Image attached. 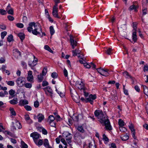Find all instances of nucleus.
<instances>
[{
	"label": "nucleus",
	"instance_id": "nucleus-52",
	"mask_svg": "<svg viewBox=\"0 0 148 148\" xmlns=\"http://www.w3.org/2000/svg\"><path fill=\"white\" fill-rule=\"evenodd\" d=\"M143 16H144L147 14V9L146 8H144L142 9Z\"/></svg>",
	"mask_w": 148,
	"mask_h": 148
},
{
	"label": "nucleus",
	"instance_id": "nucleus-18",
	"mask_svg": "<svg viewBox=\"0 0 148 148\" xmlns=\"http://www.w3.org/2000/svg\"><path fill=\"white\" fill-rule=\"evenodd\" d=\"M132 39L134 42H136L137 40L136 31H132Z\"/></svg>",
	"mask_w": 148,
	"mask_h": 148
},
{
	"label": "nucleus",
	"instance_id": "nucleus-49",
	"mask_svg": "<svg viewBox=\"0 0 148 148\" xmlns=\"http://www.w3.org/2000/svg\"><path fill=\"white\" fill-rule=\"evenodd\" d=\"M16 26L19 28H22L24 27L23 25L21 23H18L16 24Z\"/></svg>",
	"mask_w": 148,
	"mask_h": 148
},
{
	"label": "nucleus",
	"instance_id": "nucleus-24",
	"mask_svg": "<svg viewBox=\"0 0 148 148\" xmlns=\"http://www.w3.org/2000/svg\"><path fill=\"white\" fill-rule=\"evenodd\" d=\"M43 89L45 90H46L48 92L51 94L53 93L52 90L51 88L49 86L46 87V88H43Z\"/></svg>",
	"mask_w": 148,
	"mask_h": 148
},
{
	"label": "nucleus",
	"instance_id": "nucleus-9",
	"mask_svg": "<svg viewBox=\"0 0 148 148\" xmlns=\"http://www.w3.org/2000/svg\"><path fill=\"white\" fill-rule=\"evenodd\" d=\"M28 82H32L34 79V77L32 75V71H29L28 73V76L27 78Z\"/></svg>",
	"mask_w": 148,
	"mask_h": 148
},
{
	"label": "nucleus",
	"instance_id": "nucleus-4",
	"mask_svg": "<svg viewBox=\"0 0 148 148\" xmlns=\"http://www.w3.org/2000/svg\"><path fill=\"white\" fill-rule=\"evenodd\" d=\"M75 84L76 87L79 89L81 90H85L84 84L82 81H77Z\"/></svg>",
	"mask_w": 148,
	"mask_h": 148
},
{
	"label": "nucleus",
	"instance_id": "nucleus-58",
	"mask_svg": "<svg viewBox=\"0 0 148 148\" xmlns=\"http://www.w3.org/2000/svg\"><path fill=\"white\" fill-rule=\"evenodd\" d=\"M120 130L121 131L124 132L126 130V129L125 128L123 127V126L120 127L119 128Z\"/></svg>",
	"mask_w": 148,
	"mask_h": 148
},
{
	"label": "nucleus",
	"instance_id": "nucleus-61",
	"mask_svg": "<svg viewBox=\"0 0 148 148\" xmlns=\"http://www.w3.org/2000/svg\"><path fill=\"white\" fill-rule=\"evenodd\" d=\"M61 142L65 145L66 146L67 144L65 139L64 138H62L61 139Z\"/></svg>",
	"mask_w": 148,
	"mask_h": 148
},
{
	"label": "nucleus",
	"instance_id": "nucleus-7",
	"mask_svg": "<svg viewBox=\"0 0 148 148\" xmlns=\"http://www.w3.org/2000/svg\"><path fill=\"white\" fill-rule=\"evenodd\" d=\"M70 42L72 48L74 49L75 47L77 45V42L73 39V36L72 35L70 36Z\"/></svg>",
	"mask_w": 148,
	"mask_h": 148
},
{
	"label": "nucleus",
	"instance_id": "nucleus-40",
	"mask_svg": "<svg viewBox=\"0 0 148 148\" xmlns=\"http://www.w3.org/2000/svg\"><path fill=\"white\" fill-rule=\"evenodd\" d=\"M50 33L51 35H52L55 33V31L52 26H51L49 28Z\"/></svg>",
	"mask_w": 148,
	"mask_h": 148
},
{
	"label": "nucleus",
	"instance_id": "nucleus-64",
	"mask_svg": "<svg viewBox=\"0 0 148 148\" xmlns=\"http://www.w3.org/2000/svg\"><path fill=\"white\" fill-rule=\"evenodd\" d=\"M88 147L89 148H96V145H94L93 146L91 143H89Z\"/></svg>",
	"mask_w": 148,
	"mask_h": 148
},
{
	"label": "nucleus",
	"instance_id": "nucleus-62",
	"mask_svg": "<svg viewBox=\"0 0 148 148\" xmlns=\"http://www.w3.org/2000/svg\"><path fill=\"white\" fill-rule=\"evenodd\" d=\"M63 73L64 74V75L65 76V77H67L68 76V72L67 71V70L65 69H64V71H63Z\"/></svg>",
	"mask_w": 148,
	"mask_h": 148
},
{
	"label": "nucleus",
	"instance_id": "nucleus-30",
	"mask_svg": "<svg viewBox=\"0 0 148 148\" xmlns=\"http://www.w3.org/2000/svg\"><path fill=\"white\" fill-rule=\"evenodd\" d=\"M123 75L127 78H131V76L129 75L127 71H125L123 73Z\"/></svg>",
	"mask_w": 148,
	"mask_h": 148
},
{
	"label": "nucleus",
	"instance_id": "nucleus-37",
	"mask_svg": "<svg viewBox=\"0 0 148 148\" xmlns=\"http://www.w3.org/2000/svg\"><path fill=\"white\" fill-rule=\"evenodd\" d=\"M7 84L9 86H13L14 85V81H6Z\"/></svg>",
	"mask_w": 148,
	"mask_h": 148
},
{
	"label": "nucleus",
	"instance_id": "nucleus-23",
	"mask_svg": "<svg viewBox=\"0 0 148 148\" xmlns=\"http://www.w3.org/2000/svg\"><path fill=\"white\" fill-rule=\"evenodd\" d=\"M138 5H133L130 6V10H134V11L136 12L137 11V9L138 8Z\"/></svg>",
	"mask_w": 148,
	"mask_h": 148
},
{
	"label": "nucleus",
	"instance_id": "nucleus-60",
	"mask_svg": "<svg viewBox=\"0 0 148 148\" xmlns=\"http://www.w3.org/2000/svg\"><path fill=\"white\" fill-rule=\"evenodd\" d=\"M103 140H104L106 141H108V138L105 134H104L103 135Z\"/></svg>",
	"mask_w": 148,
	"mask_h": 148
},
{
	"label": "nucleus",
	"instance_id": "nucleus-11",
	"mask_svg": "<svg viewBox=\"0 0 148 148\" xmlns=\"http://www.w3.org/2000/svg\"><path fill=\"white\" fill-rule=\"evenodd\" d=\"M129 127L132 131V136L133 137L134 139H136V137L135 136V131L133 125H130L129 126Z\"/></svg>",
	"mask_w": 148,
	"mask_h": 148
},
{
	"label": "nucleus",
	"instance_id": "nucleus-29",
	"mask_svg": "<svg viewBox=\"0 0 148 148\" xmlns=\"http://www.w3.org/2000/svg\"><path fill=\"white\" fill-rule=\"evenodd\" d=\"M38 82H40L42 81L43 79V77L41 74H40V75H38Z\"/></svg>",
	"mask_w": 148,
	"mask_h": 148
},
{
	"label": "nucleus",
	"instance_id": "nucleus-6",
	"mask_svg": "<svg viewBox=\"0 0 148 148\" xmlns=\"http://www.w3.org/2000/svg\"><path fill=\"white\" fill-rule=\"evenodd\" d=\"M27 30L29 32H32V34L34 35H37L38 34H40V32L39 31L36 30L35 29L33 28V27L29 26V27L27 28Z\"/></svg>",
	"mask_w": 148,
	"mask_h": 148
},
{
	"label": "nucleus",
	"instance_id": "nucleus-16",
	"mask_svg": "<svg viewBox=\"0 0 148 148\" xmlns=\"http://www.w3.org/2000/svg\"><path fill=\"white\" fill-rule=\"evenodd\" d=\"M28 103V101L26 99H21L19 102V105L21 106H23L25 105Z\"/></svg>",
	"mask_w": 148,
	"mask_h": 148
},
{
	"label": "nucleus",
	"instance_id": "nucleus-20",
	"mask_svg": "<svg viewBox=\"0 0 148 148\" xmlns=\"http://www.w3.org/2000/svg\"><path fill=\"white\" fill-rule=\"evenodd\" d=\"M10 103L13 105H15L18 103V99L17 98H14L9 101Z\"/></svg>",
	"mask_w": 148,
	"mask_h": 148
},
{
	"label": "nucleus",
	"instance_id": "nucleus-8",
	"mask_svg": "<svg viewBox=\"0 0 148 148\" xmlns=\"http://www.w3.org/2000/svg\"><path fill=\"white\" fill-rule=\"evenodd\" d=\"M58 8L57 7H53L52 11V14L54 17L60 18V17L58 15Z\"/></svg>",
	"mask_w": 148,
	"mask_h": 148
},
{
	"label": "nucleus",
	"instance_id": "nucleus-13",
	"mask_svg": "<svg viewBox=\"0 0 148 148\" xmlns=\"http://www.w3.org/2000/svg\"><path fill=\"white\" fill-rule=\"evenodd\" d=\"M6 11L9 14L13 15L14 14L13 9L10 7V5H9L7 7L6 9Z\"/></svg>",
	"mask_w": 148,
	"mask_h": 148
},
{
	"label": "nucleus",
	"instance_id": "nucleus-63",
	"mask_svg": "<svg viewBox=\"0 0 148 148\" xmlns=\"http://www.w3.org/2000/svg\"><path fill=\"white\" fill-rule=\"evenodd\" d=\"M48 82L46 81H44L42 83V86H45L48 85Z\"/></svg>",
	"mask_w": 148,
	"mask_h": 148
},
{
	"label": "nucleus",
	"instance_id": "nucleus-48",
	"mask_svg": "<svg viewBox=\"0 0 148 148\" xmlns=\"http://www.w3.org/2000/svg\"><path fill=\"white\" fill-rule=\"evenodd\" d=\"M7 32H6L4 31L2 32L1 33V38L2 39H3L4 37L6 35Z\"/></svg>",
	"mask_w": 148,
	"mask_h": 148
},
{
	"label": "nucleus",
	"instance_id": "nucleus-45",
	"mask_svg": "<svg viewBox=\"0 0 148 148\" xmlns=\"http://www.w3.org/2000/svg\"><path fill=\"white\" fill-rule=\"evenodd\" d=\"M56 91L60 95V96L62 97H63L64 96V94L63 93H62V92L59 91L58 89L56 88Z\"/></svg>",
	"mask_w": 148,
	"mask_h": 148
},
{
	"label": "nucleus",
	"instance_id": "nucleus-54",
	"mask_svg": "<svg viewBox=\"0 0 148 148\" xmlns=\"http://www.w3.org/2000/svg\"><path fill=\"white\" fill-rule=\"evenodd\" d=\"M84 65L85 67L88 69H89L91 67L90 63L89 64L87 63H84Z\"/></svg>",
	"mask_w": 148,
	"mask_h": 148
},
{
	"label": "nucleus",
	"instance_id": "nucleus-39",
	"mask_svg": "<svg viewBox=\"0 0 148 148\" xmlns=\"http://www.w3.org/2000/svg\"><path fill=\"white\" fill-rule=\"evenodd\" d=\"M10 113L12 114V115L13 116H16V112L14 111L13 108H10Z\"/></svg>",
	"mask_w": 148,
	"mask_h": 148
},
{
	"label": "nucleus",
	"instance_id": "nucleus-41",
	"mask_svg": "<svg viewBox=\"0 0 148 148\" xmlns=\"http://www.w3.org/2000/svg\"><path fill=\"white\" fill-rule=\"evenodd\" d=\"M42 129V133L44 135H47V131L46 130H45L44 128H42V129L41 127H39L38 128V130H40Z\"/></svg>",
	"mask_w": 148,
	"mask_h": 148
},
{
	"label": "nucleus",
	"instance_id": "nucleus-44",
	"mask_svg": "<svg viewBox=\"0 0 148 148\" xmlns=\"http://www.w3.org/2000/svg\"><path fill=\"white\" fill-rule=\"evenodd\" d=\"M25 86L26 88H30L32 87V84L31 83H27L25 84Z\"/></svg>",
	"mask_w": 148,
	"mask_h": 148
},
{
	"label": "nucleus",
	"instance_id": "nucleus-14",
	"mask_svg": "<svg viewBox=\"0 0 148 148\" xmlns=\"http://www.w3.org/2000/svg\"><path fill=\"white\" fill-rule=\"evenodd\" d=\"M96 98V96L95 95H92L90 94L89 97L86 98L88 102L93 100Z\"/></svg>",
	"mask_w": 148,
	"mask_h": 148
},
{
	"label": "nucleus",
	"instance_id": "nucleus-51",
	"mask_svg": "<svg viewBox=\"0 0 148 148\" xmlns=\"http://www.w3.org/2000/svg\"><path fill=\"white\" fill-rule=\"evenodd\" d=\"M39 104L38 101H36L34 102V106L36 108H38L39 106Z\"/></svg>",
	"mask_w": 148,
	"mask_h": 148
},
{
	"label": "nucleus",
	"instance_id": "nucleus-56",
	"mask_svg": "<svg viewBox=\"0 0 148 148\" xmlns=\"http://www.w3.org/2000/svg\"><path fill=\"white\" fill-rule=\"evenodd\" d=\"M97 70L98 72L101 75L104 69H97Z\"/></svg>",
	"mask_w": 148,
	"mask_h": 148
},
{
	"label": "nucleus",
	"instance_id": "nucleus-1",
	"mask_svg": "<svg viewBox=\"0 0 148 148\" xmlns=\"http://www.w3.org/2000/svg\"><path fill=\"white\" fill-rule=\"evenodd\" d=\"M95 116L97 117L100 122L105 126V128L107 130H110L112 127L108 116L103 113L101 110H96L94 112Z\"/></svg>",
	"mask_w": 148,
	"mask_h": 148
},
{
	"label": "nucleus",
	"instance_id": "nucleus-27",
	"mask_svg": "<svg viewBox=\"0 0 148 148\" xmlns=\"http://www.w3.org/2000/svg\"><path fill=\"white\" fill-rule=\"evenodd\" d=\"M129 138V136L127 135H123L121 136V139L123 141H126Z\"/></svg>",
	"mask_w": 148,
	"mask_h": 148
},
{
	"label": "nucleus",
	"instance_id": "nucleus-38",
	"mask_svg": "<svg viewBox=\"0 0 148 148\" xmlns=\"http://www.w3.org/2000/svg\"><path fill=\"white\" fill-rule=\"evenodd\" d=\"M7 40L9 42H11L13 40V36L11 34L9 35L7 38Z\"/></svg>",
	"mask_w": 148,
	"mask_h": 148
},
{
	"label": "nucleus",
	"instance_id": "nucleus-22",
	"mask_svg": "<svg viewBox=\"0 0 148 148\" xmlns=\"http://www.w3.org/2000/svg\"><path fill=\"white\" fill-rule=\"evenodd\" d=\"M34 142L38 146H40L43 144V141L41 139H40L38 140H35Z\"/></svg>",
	"mask_w": 148,
	"mask_h": 148
},
{
	"label": "nucleus",
	"instance_id": "nucleus-50",
	"mask_svg": "<svg viewBox=\"0 0 148 148\" xmlns=\"http://www.w3.org/2000/svg\"><path fill=\"white\" fill-rule=\"evenodd\" d=\"M25 108L27 111H31L32 110V107L26 105L24 106Z\"/></svg>",
	"mask_w": 148,
	"mask_h": 148
},
{
	"label": "nucleus",
	"instance_id": "nucleus-33",
	"mask_svg": "<svg viewBox=\"0 0 148 148\" xmlns=\"http://www.w3.org/2000/svg\"><path fill=\"white\" fill-rule=\"evenodd\" d=\"M28 65L30 66V67H34L37 64V63H36V62H35L34 61H33L32 63H31V62L30 61H29L28 62Z\"/></svg>",
	"mask_w": 148,
	"mask_h": 148
},
{
	"label": "nucleus",
	"instance_id": "nucleus-31",
	"mask_svg": "<svg viewBox=\"0 0 148 148\" xmlns=\"http://www.w3.org/2000/svg\"><path fill=\"white\" fill-rule=\"evenodd\" d=\"M108 70L107 69H105L104 70L101 74L102 75L105 76H107L109 75V73H108Z\"/></svg>",
	"mask_w": 148,
	"mask_h": 148
},
{
	"label": "nucleus",
	"instance_id": "nucleus-57",
	"mask_svg": "<svg viewBox=\"0 0 148 148\" xmlns=\"http://www.w3.org/2000/svg\"><path fill=\"white\" fill-rule=\"evenodd\" d=\"M8 19L10 21H13L14 19V17L10 15L8 16Z\"/></svg>",
	"mask_w": 148,
	"mask_h": 148
},
{
	"label": "nucleus",
	"instance_id": "nucleus-42",
	"mask_svg": "<svg viewBox=\"0 0 148 148\" xmlns=\"http://www.w3.org/2000/svg\"><path fill=\"white\" fill-rule=\"evenodd\" d=\"M118 123L119 125L121 127L123 126L124 125V121L121 119H119V120Z\"/></svg>",
	"mask_w": 148,
	"mask_h": 148
},
{
	"label": "nucleus",
	"instance_id": "nucleus-55",
	"mask_svg": "<svg viewBox=\"0 0 148 148\" xmlns=\"http://www.w3.org/2000/svg\"><path fill=\"white\" fill-rule=\"evenodd\" d=\"M112 49L111 48H109L106 51V53L108 55H110L111 54Z\"/></svg>",
	"mask_w": 148,
	"mask_h": 148
},
{
	"label": "nucleus",
	"instance_id": "nucleus-43",
	"mask_svg": "<svg viewBox=\"0 0 148 148\" xmlns=\"http://www.w3.org/2000/svg\"><path fill=\"white\" fill-rule=\"evenodd\" d=\"M47 72V68L45 67L42 71V75H45Z\"/></svg>",
	"mask_w": 148,
	"mask_h": 148
},
{
	"label": "nucleus",
	"instance_id": "nucleus-2",
	"mask_svg": "<svg viewBox=\"0 0 148 148\" xmlns=\"http://www.w3.org/2000/svg\"><path fill=\"white\" fill-rule=\"evenodd\" d=\"M29 25V26L33 27V28L35 29L36 30L39 31L40 32H42L41 27L39 23H36L34 22H32L30 23Z\"/></svg>",
	"mask_w": 148,
	"mask_h": 148
},
{
	"label": "nucleus",
	"instance_id": "nucleus-53",
	"mask_svg": "<svg viewBox=\"0 0 148 148\" xmlns=\"http://www.w3.org/2000/svg\"><path fill=\"white\" fill-rule=\"evenodd\" d=\"M51 76L53 78H56L57 77V74L55 72H54L51 73Z\"/></svg>",
	"mask_w": 148,
	"mask_h": 148
},
{
	"label": "nucleus",
	"instance_id": "nucleus-21",
	"mask_svg": "<svg viewBox=\"0 0 148 148\" xmlns=\"http://www.w3.org/2000/svg\"><path fill=\"white\" fill-rule=\"evenodd\" d=\"M25 118L26 121H27L29 123H32V121L30 119V118L28 115L26 114L25 116Z\"/></svg>",
	"mask_w": 148,
	"mask_h": 148
},
{
	"label": "nucleus",
	"instance_id": "nucleus-32",
	"mask_svg": "<svg viewBox=\"0 0 148 148\" xmlns=\"http://www.w3.org/2000/svg\"><path fill=\"white\" fill-rule=\"evenodd\" d=\"M21 148H27V145L22 140L21 141Z\"/></svg>",
	"mask_w": 148,
	"mask_h": 148
},
{
	"label": "nucleus",
	"instance_id": "nucleus-17",
	"mask_svg": "<svg viewBox=\"0 0 148 148\" xmlns=\"http://www.w3.org/2000/svg\"><path fill=\"white\" fill-rule=\"evenodd\" d=\"M73 56H77V54H80V51L78 49H76L72 51Z\"/></svg>",
	"mask_w": 148,
	"mask_h": 148
},
{
	"label": "nucleus",
	"instance_id": "nucleus-15",
	"mask_svg": "<svg viewBox=\"0 0 148 148\" xmlns=\"http://www.w3.org/2000/svg\"><path fill=\"white\" fill-rule=\"evenodd\" d=\"M37 118L38 119V122H41L44 119V116L42 114L39 113L37 116Z\"/></svg>",
	"mask_w": 148,
	"mask_h": 148
},
{
	"label": "nucleus",
	"instance_id": "nucleus-36",
	"mask_svg": "<svg viewBox=\"0 0 148 148\" xmlns=\"http://www.w3.org/2000/svg\"><path fill=\"white\" fill-rule=\"evenodd\" d=\"M43 145L46 147H47L48 146H49V141L47 139H45Z\"/></svg>",
	"mask_w": 148,
	"mask_h": 148
},
{
	"label": "nucleus",
	"instance_id": "nucleus-28",
	"mask_svg": "<svg viewBox=\"0 0 148 148\" xmlns=\"http://www.w3.org/2000/svg\"><path fill=\"white\" fill-rule=\"evenodd\" d=\"M48 121L49 122H53L55 119V117L52 115L49 116L48 117Z\"/></svg>",
	"mask_w": 148,
	"mask_h": 148
},
{
	"label": "nucleus",
	"instance_id": "nucleus-35",
	"mask_svg": "<svg viewBox=\"0 0 148 148\" xmlns=\"http://www.w3.org/2000/svg\"><path fill=\"white\" fill-rule=\"evenodd\" d=\"M9 93L10 95L12 96V97H14V94L15 93V91L13 89H11L9 90Z\"/></svg>",
	"mask_w": 148,
	"mask_h": 148
},
{
	"label": "nucleus",
	"instance_id": "nucleus-5",
	"mask_svg": "<svg viewBox=\"0 0 148 148\" xmlns=\"http://www.w3.org/2000/svg\"><path fill=\"white\" fill-rule=\"evenodd\" d=\"M22 77H18L16 80V82L17 86L19 87H21L23 86L25 84V82L23 80Z\"/></svg>",
	"mask_w": 148,
	"mask_h": 148
},
{
	"label": "nucleus",
	"instance_id": "nucleus-46",
	"mask_svg": "<svg viewBox=\"0 0 148 148\" xmlns=\"http://www.w3.org/2000/svg\"><path fill=\"white\" fill-rule=\"evenodd\" d=\"M14 51L15 52V53L18 56H21V52L19 51L18 49H16L14 50Z\"/></svg>",
	"mask_w": 148,
	"mask_h": 148
},
{
	"label": "nucleus",
	"instance_id": "nucleus-59",
	"mask_svg": "<svg viewBox=\"0 0 148 148\" xmlns=\"http://www.w3.org/2000/svg\"><path fill=\"white\" fill-rule=\"evenodd\" d=\"M54 1L55 3V5H54V7H57L58 4V3L60 2V0H54Z\"/></svg>",
	"mask_w": 148,
	"mask_h": 148
},
{
	"label": "nucleus",
	"instance_id": "nucleus-3",
	"mask_svg": "<svg viewBox=\"0 0 148 148\" xmlns=\"http://www.w3.org/2000/svg\"><path fill=\"white\" fill-rule=\"evenodd\" d=\"M63 136L65 138L68 144L71 143L72 135L67 132H64L62 134Z\"/></svg>",
	"mask_w": 148,
	"mask_h": 148
},
{
	"label": "nucleus",
	"instance_id": "nucleus-25",
	"mask_svg": "<svg viewBox=\"0 0 148 148\" xmlns=\"http://www.w3.org/2000/svg\"><path fill=\"white\" fill-rule=\"evenodd\" d=\"M77 129L81 133H83L84 132V130L83 129V128L82 126L79 125L77 128Z\"/></svg>",
	"mask_w": 148,
	"mask_h": 148
},
{
	"label": "nucleus",
	"instance_id": "nucleus-34",
	"mask_svg": "<svg viewBox=\"0 0 148 148\" xmlns=\"http://www.w3.org/2000/svg\"><path fill=\"white\" fill-rule=\"evenodd\" d=\"M44 49L51 53H53V51L47 45H46L44 46Z\"/></svg>",
	"mask_w": 148,
	"mask_h": 148
},
{
	"label": "nucleus",
	"instance_id": "nucleus-10",
	"mask_svg": "<svg viewBox=\"0 0 148 148\" xmlns=\"http://www.w3.org/2000/svg\"><path fill=\"white\" fill-rule=\"evenodd\" d=\"M40 135L36 132H34L30 134V136L32 137L34 142L37 140L39 138Z\"/></svg>",
	"mask_w": 148,
	"mask_h": 148
},
{
	"label": "nucleus",
	"instance_id": "nucleus-12",
	"mask_svg": "<svg viewBox=\"0 0 148 148\" xmlns=\"http://www.w3.org/2000/svg\"><path fill=\"white\" fill-rule=\"evenodd\" d=\"M13 127L15 129H20L21 128V123L18 121H17L14 124Z\"/></svg>",
	"mask_w": 148,
	"mask_h": 148
},
{
	"label": "nucleus",
	"instance_id": "nucleus-26",
	"mask_svg": "<svg viewBox=\"0 0 148 148\" xmlns=\"http://www.w3.org/2000/svg\"><path fill=\"white\" fill-rule=\"evenodd\" d=\"M144 89V93L146 95L148 94V88L145 86L143 85L142 86Z\"/></svg>",
	"mask_w": 148,
	"mask_h": 148
},
{
	"label": "nucleus",
	"instance_id": "nucleus-19",
	"mask_svg": "<svg viewBox=\"0 0 148 148\" xmlns=\"http://www.w3.org/2000/svg\"><path fill=\"white\" fill-rule=\"evenodd\" d=\"M18 36L21 39V41H23L25 38V34L23 33H19Z\"/></svg>",
	"mask_w": 148,
	"mask_h": 148
},
{
	"label": "nucleus",
	"instance_id": "nucleus-47",
	"mask_svg": "<svg viewBox=\"0 0 148 148\" xmlns=\"http://www.w3.org/2000/svg\"><path fill=\"white\" fill-rule=\"evenodd\" d=\"M7 13L6 11L2 9H0V14L2 15L6 14Z\"/></svg>",
	"mask_w": 148,
	"mask_h": 148
}]
</instances>
